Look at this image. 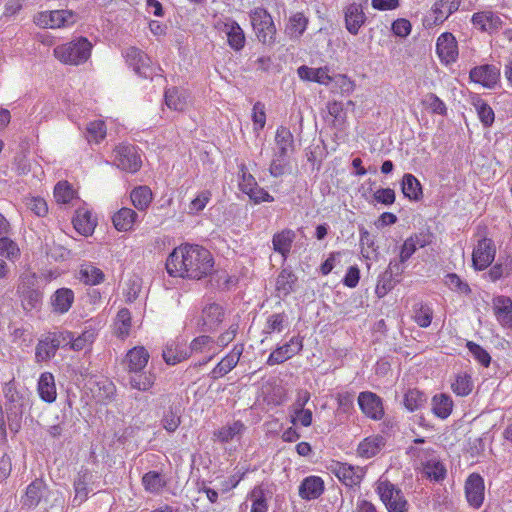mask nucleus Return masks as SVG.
<instances>
[{
	"instance_id": "f3484780",
	"label": "nucleus",
	"mask_w": 512,
	"mask_h": 512,
	"mask_svg": "<svg viewBox=\"0 0 512 512\" xmlns=\"http://www.w3.org/2000/svg\"><path fill=\"white\" fill-rule=\"evenodd\" d=\"M465 496L473 508H479L484 501V480L478 473H472L465 481Z\"/></svg>"
},
{
	"instance_id": "f8f14e48",
	"label": "nucleus",
	"mask_w": 512,
	"mask_h": 512,
	"mask_svg": "<svg viewBox=\"0 0 512 512\" xmlns=\"http://www.w3.org/2000/svg\"><path fill=\"white\" fill-rule=\"evenodd\" d=\"M496 248L492 239L482 238L478 241L472 254L473 266L476 270L486 269L494 260Z\"/></svg>"
},
{
	"instance_id": "f257e3e1",
	"label": "nucleus",
	"mask_w": 512,
	"mask_h": 512,
	"mask_svg": "<svg viewBox=\"0 0 512 512\" xmlns=\"http://www.w3.org/2000/svg\"><path fill=\"white\" fill-rule=\"evenodd\" d=\"M214 268L211 252L199 245L185 244L176 247L166 260V270L172 277L200 280L210 275Z\"/></svg>"
},
{
	"instance_id": "39448f33",
	"label": "nucleus",
	"mask_w": 512,
	"mask_h": 512,
	"mask_svg": "<svg viewBox=\"0 0 512 512\" xmlns=\"http://www.w3.org/2000/svg\"><path fill=\"white\" fill-rule=\"evenodd\" d=\"M249 16L257 39L266 45L274 44L277 30L270 13L262 7H256L250 11Z\"/></svg>"
},
{
	"instance_id": "69168bd1",
	"label": "nucleus",
	"mask_w": 512,
	"mask_h": 512,
	"mask_svg": "<svg viewBox=\"0 0 512 512\" xmlns=\"http://www.w3.org/2000/svg\"><path fill=\"white\" fill-rule=\"evenodd\" d=\"M475 108L482 124L485 127L491 126L495 119L493 109L484 101H478L475 103Z\"/></svg>"
},
{
	"instance_id": "f03ea898",
	"label": "nucleus",
	"mask_w": 512,
	"mask_h": 512,
	"mask_svg": "<svg viewBox=\"0 0 512 512\" xmlns=\"http://www.w3.org/2000/svg\"><path fill=\"white\" fill-rule=\"evenodd\" d=\"M3 391L6 399L5 411L9 428L13 432H18L23 415L30 407V398L28 394L16 389L14 380L7 382Z\"/></svg>"
},
{
	"instance_id": "9d476101",
	"label": "nucleus",
	"mask_w": 512,
	"mask_h": 512,
	"mask_svg": "<svg viewBox=\"0 0 512 512\" xmlns=\"http://www.w3.org/2000/svg\"><path fill=\"white\" fill-rule=\"evenodd\" d=\"M34 281V275L26 276L21 278V281L17 286V293L21 298L22 306L27 311L37 308L43 297L39 290L32 288Z\"/></svg>"
},
{
	"instance_id": "c85d7f7f",
	"label": "nucleus",
	"mask_w": 512,
	"mask_h": 512,
	"mask_svg": "<svg viewBox=\"0 0 512 512\" xmlns=\"http://www.w3.org/2000/svg\"><path fill=\"white\" fill-rule=\"evenodd\" d=\"M62 336L67 335V346L73 351H82L92 345L96 338V332L94 329H86L77 337L72 332L64 331L61 332Z\"/></svg>"
},
{
	"instance_id": "c9c22d12",
	"label": "nucleus",
	"mask_w": 512,
	"mask_h": 512,
	"mask_svg": "<svg viewBox=\"0 0 512 512\" xmlns=\"http://www.w3.org/2000/svg\"><path fill=\"white\" fill-rule=\"evenodd\" d=\"M295 237L296 234L291 229H284L274 234L272 238L274 251L280 253L284 258H286L291 250Z\"/></svg>"
},
{
	"instance_id": "2f4dec72",
	"label": "nucleus",
	"mask_w": 512,
	"mask_h": 512,
	"mask_svg": "<svg viewBox=\"0 0 512 512\" xmlns=\"http://www.w3.org/2000/svg\"><path fill=\"white\" fill-rule=\"evenodd\" d=\"M96 219L92 217V213L86 209H78L73 218V225L76 231L83 235L89 236L94 232L96 227Z\"/></svg>"
},
{
	"instance_id": "1a4fd4ad",
	"label": "nucleus",
	"mask_w": 512,
	"mask_h": 512,
	"mask_svg": "<svg viewBox=\"0 0 512 512\" xmlns=\"http://www.w3.org/2000/svg\"><path fill=\"white\" fill-rule=\"evenodd\" d=\"M76 17L69 10H53L40 12L35 17V23L43 28H62L68 27L75 23Z\"/></svg>"
},
{
	"instance_id": "e433bc0d",
	"label": "nucleus",
	"mask_w": 512,
	"mask_h": 512,
	"mask_svg": "<svg viewBox=\"0 0 512 512\" xmlns=\"http://www.w3.org/2000/svg\"><path fill=\"white\" fill-rule=\"evenodd\" d=\"M308 23V18L297 12L289 17L285 33L290 39H299L305 32Z\"/></svg>"
},
{
	"instance_id": "412c9836",
	"label": "nucleus",
	"mask_w": 512,
	"mask_h": 512,
	"mask_svg": "<svg viewBox=\"0 0 512 512\" xmlns=\"http://www.w3.org/2000/svg\"><path fill=\"white\" fill-rule=\"evenodd\" d=\"M149 358L150 355L145 347L136 346L126 353L123 363L128 374L141 372L147 366Z\"/></svg>"
},
{
	"instance_id": "4be33fe9",
	"label": "nucleus",
	"mask_w": 512,
	"mask_h": 512,
	"mask_svg": "<svg viewBox=\"0 0 512 512\" xmlns=\"http://www.w3.org/2000/svg\"><path fill=\"white\" fill-rule=\"evenodd\" d=\"M493 312L498 323L512 328V300L507 296H497L492 301Z\"/></svg>"
},
{
	"instance_id": "20e7f679",
	"label": "nucleus",
	"mask_w": 512,
	"mask_h": 512,
	"mask_svg": "<svg viewBox=\"0 0 512 512\" xmlns=\"http://www.w3.org/2000/svg\"><path fill=\"white\" fill-rule=\"evenodd\" d=\"M92 44L87 38L79 37L54 49L55 57L68 65L85 63L91 55Z\"/></svg>"
},
{
	"instance_id": "37998d69",
	"label": "nucleus",
	"mask_w": 512,
	"mask_h": 512,
	"mask_svg": "<svg viewBox=\"0 0 512 512\" xmlns=\"http://www.w3.org/2000/svg\"><path fill=\"white\" fill-rule=\"evenodd\" d=\"M131 329V313L128 309L122 308L118 311L114 322V333L117 337L125 339Z\"/></svg>"
},
{
	"instance_id": "aec40b11",
	"label": "nucleus",
	"mask_w": 512,
	"mask_h": 512,
	"mask_svg": "<svg viewBox=\"0 0 512 512\" xmlns=\"http://www.w3.org/2000/svg\"><path fill=\"white\" fill-rule=\"evenodd\" d=\"M219 351L220 349L215 346V340L208 335H201L194 338L188 347L189 357L193 354H207V358L202 364L211 361Z\"/></svg>"
},
{
	"instance_id": "0eeeda50",
	"label": "nucleus",
	"mask_w": 512,
	"mask_h": 512,
	"mask_svg": "<svg viewBox=\"0 0 512 512\" xmlns=\"http://www.w3.org/2000/svg\"><path fill=\"white\" fill-rule=\"evenodd\" d=\"M67 337L61 335V332H52L39 340L35 349V359L37 362L49 361L56 355L59 348L67 346Z\"/></svg>"
},
{
	"instance_id": "ddd939ff",
	"label": "nucleus",
	"mask_w": 512,
	"mask_h": 512,
	"mask_svg": "<svg viewBox=\"0 0 512 512\" xmlns=\"http://www.w3.org/2000/svg\"><path fill=\"white\" fill-rule=\"evenodd\" d=\"M460 4L461 0H439L433 5L431 14L425 18V25L431 27L442 24L458 10Z\"/></svg>"
},
{
	"instance_id": "9b49d317",
	"label": "nucleus",
	"mask_w": 512,
	"mask_h": 512,
	"mask_svg": "<svg viewBox=\"0 0 512 512\" xmlns=\"http://www.w3.org/2000/svg\"><path fill=\"white\" fill-rule=\"evenodd\" d=\"M358 405L362 413L372 420L378 421L384 416L381 397L371 391H364L358 395Z\"/></svg>"
},
{
	"instance_id": "c03bdc74",
	"label": "nucleus",
	"mask_w": 512,
	"mask_h": 512,
	"mask_svg": "<svg viewBox=\"0 0 512 512\" xmlns=\"http://www.w3.org/2000/svg\"><path fill=\"white\" fill-rule=\"evenodd\" d=\"M489 277L492 281L512 276V254L501 258L498 263L489 270Z\"/></svg>"
},
{
	"instance_id": "7ed1b4c3",
	"label": "nucleus",
	"mask_w": 512,
	"mask_h": 512,
	"mask_svg": "<svg viewBox=\"0 0 512 512\" xmlns=\"http://www.w3.org/2000/svg\"><path fill=\"white\" fill-rule=\"evenodd\" d=\"M294 151V137L290 129L280 126L275 134V148L270 164V174L274 177L282 176L289 164V155Z\"/></svg>"
},
{
	"instance_id": "473e14b6",
	"label": "nucleus",
	"mask_w": 512,
	"mask_h": 512,
	"mask_svg": "<svg viewBox=\"0 0 512 512\" xmlns=\"http://www.w3.org/2000/svg\"><path fill=\"white\" fill-rule=\"evenodd\" d=\"M162 356L168 365H175L189 358L188 347L176 341H170L166 344Z\"/></svg>"
},
{
	"instance_id": "5701e85b",
	"label": "nucleus",
	"mask_w": 512,
	"mask_h": 512,
	"mask_svg": "<svg viewBox=\"0 0 512 512\" xmlns=\"http://www.w3.org/2000/svg\"><path fill=\"white\" fill-rule=\"evenodd\" d=\"M345 27L349 33L357 35L366 21V15L361 4L351 3L344 10Z\"/></svg>"
},
{
	"instance_id": "6e6d98bb",
	"label": "nucleus",
	"mask_w": 512,
	"mask_h": 512,
	"mask_svg": "<svg viewBox=\"0 0 512 512\" xmlns=\"http://www.w3.org/2000/svg\"><path fill=\"white\" fill-rule=\"evenodd\" d=\"M451 388L456 395L467 396L473 389L471 376L467 373L457 374L455 381L451 384Z\"/></svg>"
},
{
	"instance_id": "2eb2a0df",
	"label": "nucleus",
	"mask_w": 512,
	"mask_h": 512,
	"mask_svg": "<svg viewBox=\"0 0 512 512\" xmlns=\"http://www.w3.org/2000/svg\"><path fill=\"white\" fill-rule=\"evenodd\" d=\"M331 471L344 485L353 487L361 483L364 469L347 463L337 462L331 466Z\"/></svg>"
},
{
	"instance_id": "dca6fc26",
	"label": "nucleus",
	"mask_w": 512,
	"mask_h": 512,
	"mask_svg": "<svg viewBox=\"0 0 512 512\" xmlns=\"http://www.w3.org/2000/svg\"><path fill=\"white\" fill-rule=\"evenodd\" d=\"M469 77L473 82L492 89L500 80V69L490 64L477 66L470 71Z\"/></svg>"
},
{
	"instance_id": "a211bd4d",
	"label": "nucleus",
	"mask_w": 512,
	"mask_h": 512,
	"mask_svg": "<svg viewBox=\"0 0 512 512\" xmlns=\"http://www.w3.org/2000/svg\"><path fill=\"white\" fill-rule=\"evenodd\" d=\"M436 52L443 63L450 64L455 62L458 57L455 37L448 32L442 33L437 39Z\"/></svg>"
},
{
	"instance_id": "79ce46f5",
	"label": "nucleus",
	"mask_w": 512,
	"mask_h": 512,
	"mask_svg": "<svg viewBox=\"0 0 512 512\" xmlns=\"http://www.w3.org/2000/svg\"><path fill=\"white\" fill-rule=\"evenodd\" d=\"M131 201L139 211L146 210L152 202V191L147 186H139L132 190L130 194Z\"/></svg>"
},
{
	"instance_id": "b1692460",
	"label": "nucleus",
	"mask_w": 512,
	"mask_h": 512,
	"mask_svg": "<svg viewBox=\"0 0 512 512\" xmlns=\"http://www.w3.org/2000/svg\"><path fill=\"white\" fill-rule=\"evenodd\" d=\"M473 25L482 32L494 33L502 27L501 18L492 11H481L472 16Z\"/></svg>"
},
{
	"instance_id": "bf43d9fd",
	"label": "nucleus",
	"mask_w": 512,
	"mask_h": 512,
	"mask_svg": "<svg viewBox=\"0 0 512 512\" xmlns=\"http://www.w3.org/2000/svg\"><path fill=\"white\" fill-rule=\"evenodd\" d=\"M396 282H398V279H395V277L392 274L384 271L378 279L375 289L376 295L379 298L384 297L389 291H391L394 288Z\"/></svg>"
},
{
	"instance_id": "4c0bfd02",
	"label": "nucleus",
	"mask_w": 512,
	"mask_h": 512,
	"mask_svg": "<svg viewBox=\"0 0 512 512\" xmlns=\"http://www.w3.org/2000/svg\"><path fill=\"white\" fill-rule=\"evenodd\" d=\"M297 276L289 269L284 268L276 279V291L280 297H286L294 291Z\"/></svg>"
},
{
	"instance_id": "393cba45",
	"label": "nucleus",
	"mask_w": 512,
	"mask_h": 512,
	"mask_svg": "<svg viewBox=\"0 0 512 512\" xmlns=\"http://www.w3.org/2000/svg\"><path fill=\"white\" fill-rule=\"evenodd\" d=\"M224 309L217 303H210L202 310L203 331H214L224 319Z\"/></svg>"
},
{
	"instance_id": "603ef678",
	"label": "nucleus",
	"mask_w": 512,
	"mask_h": 512,
	"mask_svg": "<svg viewBox=\"0 0 512 512\" xmlns=\"http://www.w3.org/2000/svg\"><path fill=\"white\" fill-rule=\"evenodd\" d=\"M245 41V34L240 25L238 23H231L227 34L229 46L235 51H240L245 46Z\"/></svg>"
},
{
	"instance_id": "4d7b16f0",
	"label": "nucleus",
	"mask_w": 512,
	"mask_h": 512,
	"mask_svg": "<svg viewBox=\"0 0 512 512\" xmlns=\"http://www.w3.org/2000/svg\"><path fill=\"white\" fill-rule=\"evenodd\" d=\"M20 248L16 242L8 237L0 238V256L9 261H16L20 257Z\"/></svg>"
},
{
	"instance_id": "4468645a",
	"label": "nucleus",
	"mask_w": 512,
	"mask_h": 512,
	"mask_svg": "<svg viewBox=\"0 0 512 512\" xmlns=\"http://www.w3.org/2000/svg\"><path fill=\"white\" fill-rule=\"evenodd\" d=\"M303 349V338L300 336L292 337L289 342L277 347L268 357L267 364L273 366L281 364L291 359Z\"/></svg>"
},
{
	"instance_id": "cd10ccee",
	"label": "nucleus",
	"mask_w": 512,
	"mask_h": 512,
	"mask_svg": "<svg viewBox=\"0 0 512 512\" xmlns=\"http://www.w3.org/2000/svg\"><path fill=\"white\" fill-rule=\"evenodd\" d=\"M323 491L324 481L318 476L306 477L299 486V495L306 500L317 499Z\"/></svg>"
},
{
	"instance_id": "3c124183",
	"label": "nucleus",
	"mask_w": 512,
	"mask_h": 512,
	"mask_svg": "<svg viewBox=\"0 0 512 512\" xmlns=\"http://www.w3.org/2000/svg\"><path fill=\"white\" fill-rule=\"evenodd\" d=\"M142 484L147 492L159 493L166 485L160 473L149 471L142 477Z\"/></svg>"
},
{
	"instance_id": "6ab92c4d",
	"label": "nucleus",
	"mask_w": 512,
	"mask_h": 512,
	"mask_svg": "<svg viewBox=\"0 0 512 512\" xmlns=\"http://www.w3.org/2000/svg\"><path fill=\"white\" fill-rule=\"evenodd\" d=\"M244 351L243 344L234 345L233 349L213 368L210 377L213 380L219 379L228 374L238 364Z\"/></svg>"
},
{
	"instance_id": "8fccbe9b",
	"label": "nucleus",
	"mask_w": 512,
	"mask_h": 512,
	"mask_svg": "<svg viewBox=\"0 0 512 512\" xmlns=\"http://www.w3.org/2000/svg\"><path fill=\"white\" fill-rule=\"evenodd\" d=\"M244 429L245 426L241 421H235L231 425L222 427L214 435L220 442L227 443L234 437L241 435Z\"/></svg>"
},
{
	"instance_id": "052dcab7",
	"label": "nucleus",
	"mask_w": 512,
	"mask_h": 512,
	"mask_svg": "<svg viewBox=\"0 0 512 512\" xmlns=\"http://www.w3.org/2000/svg\"><path fill=\"white\" fill-rule=\"evenodd\" d=\"M54 197L57 203L67 204L74 198V190L68 182H59L54 188Z\"/></svg>"
},
{
	"instance_id": "09e8293b",
	"label": "nucleus",
	"mask_w": 512,
	"mask_h": 512,
	"mask_svg": "<svg viewBox=\"0 0 512 512\" xmlns=\"http://www.w3.org/2000/svg\"><path fill=\"white\" fill-rule=\"evenodd\" d=\"M90 481V475L87 472L80 473L74 481L75 497L74 503L80 505L83 503L88 496L89 489L88 483Z\"/></svg>"
},
{
	"instance_id": "423d86ee",
	"label": "nucleus",
	"mask_w": 512,
	"mask_h": 512,
	"mask_svg": "<svg viewBox=\"0 0 512 512\" xmlns=\"http://www.w3.org/2000/svg\"><path fill=\"white\" fill-rule=\"evenodd\" d=\"M113 164L123 171L135 173L140 169L142 161L135 146L119 144L113 150Z\"/></svg>"
},
{
	"instance_id": "de8ad7c7",
	"label": "nucleus",
	"mask_w": 512,
	"mask_h": 512,
	"mask_svg": "<svg viewBox=\"0 0 512 512\" xmlns=\"http://www.w3.org/2000/svg\"><path fill=\"white\" fill-rule=\"evenodd\" d=\"M252 501L251 512H267L268 498L267 493L262 486H256L249 494Z\"/></svg>"
},
{
	"instance_id": "58836bf2",
	"label": "nucleus",
	"mask_w": 512,
	"mask_h": 512,
	"mask_svg": "<svg viewBox=\"0 0 512 512\" xmlns=\"http://www.w3.org/2000/svg\"><path fill=\"white\" fill-rule=\"evenodd\" d=\"M166 105L175 111H184L189 103V95L178 88L168 89L165 92Z\"/></svg>"
},
{
	"instance_id": "680f3d73",
	"label": "nucleus",
	"mask_w": 512,
	"mask_h": 512,
	"mask_svg": "<svg viewBox=\"0 0 512 512\" xmlns=\"http://www.w3.org/2000/svg\"><path fill=\"white\" fill-rule=\"evenodd\" d=\"M466 347L471 353V355L474 357L476 361H478L481 365L484 367H488L491 362V356L490 354L480 345L473 341H468L466 343Z\"/></svg>"
},
{
	"instance_id": "a18cd8bd",
	"label": "nucleus",
	"mask_w": 512,
	"mask_h": 512,
	"mask_svg": "<svg viewBox=\"0 0 512 512\" xmlns=\"http://www.w3.org/2000/svg\"><path fill=\"white\" fill-rule=\"evenodd\" d=\"M402 192L411 200H418L422 195L421 184L412 174H405L402 179Z\"/></svg>"
},
{
	"instance_id": "e2e57ef3",
	"label": "nucleus",
	"mask_w": 512,
	"mask_h": 512,
	"mask_svg": "<svg viewBox=\"0 0 512 512\" xmlns=\"http://www.w3.org/2000/svg\"><path fill=\"white\" fill-rule=\"evenodd\" d=\"M445 284L449 287V289L460 294L468 295L471 292L468 283L464 282L455 273H449L445 276Z\"/></svg>"
},
{
	"instance_id": "7c9ffc66",
	"label": "nucleus",
	"mask_w": 512,
	"mask_h": 512,
	"mask_svg": "<svg viewBox=\"0 0 512 512\" xmlns=\"http://www.w3.org/2000/svg\"><path fill=\"white\" fill-rule=\"evenodd\" d=\"M74 302V292L69 288H60L51 296L53 312L64 314L69 311Z\"/></svg>"
},
{
	"instance_id": "49530a36",
	"label": "nucleus",
	"mask_w": 512,
	"mask_h": 512,
	"mask_svg": "<svg viewBox=\"0 0 512 512\" xmlns=\"http://www.w3.org/2000/svg\"><path fill=\"white\" fill-rule=\"evenodd\" d=\"M43 490L44 484L42 481H33L26 489L23 504L29 508L37 506L42 498Z\"/></svg>"
},
{
	"instance_id": "f704fd0d",
	"label": "nucleus",
	"mask_w": 512,
	"mask_h": 512,
	"mask_svg": "<svg viewBox=\"0 0 512 512\" xmlns=\"http://www.w3.org/2000/svg\"><path fill=\"white\" fill-rule=\"evenodd\" d=\"M137 218L138 214L134 210L124 207L113 215L112 221L116 230L126 232L133 228Z\"/></svg>"
},
{
	"instance_id": "c756f323",
	"label": "nucleus",
	"mask_w": 512,
	"mask_h": 512,
	"mask_svg": "<svg viewBox=\"0 0 512 512\" xmlns=\"http://www.w3.org/2000/svg\"><path fill=\"white\" fill-rule=\"evenodd\" d=\"M37 391L40 398L47 403H53L56 400L57 390L55 378L52 373L44 372L40 375L37 384Z\"/></svg>"
},
{
	"instance_id": "864d4df0",
	"label": "nucleus",
	"mask_w": 512,
	"mask_h": 512,
	"mask_svg": "<svg viewBox=\"0 0 512 512\" xmlns=\"http://www.w3.org/2000/svg\"><path fill=\"white\" fill-rule=\"evenodd\" d=\"M426 400L427 397L423 392L417 389H410L405 393L403 403L407 410L413 412L420 409Z\"/></svg>"
},
{
	"instance_id": "13d9d810",
	"label": "nucleus",
	"mask_w": 512,
	"mask_h": 512,
	"mask_svg": "<svg viewBox=\"0 0 512 512\" xmlns=\"http://www.w3.org/2000/svg\"><path fill=\"white\" fill-rule=\"evenodd\" d=\"M106 136V125L102 120L90 122L86 128V138L89 142L99 143Z\"/></svg>"
},
{
	"instance_id": "338daca9",
	"label": "nucleus",
	"mask_w": 512,
	"mask_h": 512,
	"mask_svg": "<svg viewBox=\"0 0 512 512\" xmlns=\"http://www.w3.org/2000/svg\"><path fill=\"white\" fill-rule=\"evenodd\" d=\"M423 104L434 114L445 115L447 112L445 103L433 93H429L425 96Z\"/></svg>"
},
{
	"instance_id": "bb28decb",
	"label": "nucleus",
	"mask_w": 512,
	"mask_h": 512,
	"mask_svg": "<svg viewBox=\"0 0 512 512\" xmlns=\"http://www.w3.org/2000/svg\"><path fill=\"white\" fill-rule=\"evenodd\" d=\"M298 76L305 81H313L322 85H329L335 78L330 76L328 67L310 68L302 65L297 69Z\"/></svg>"
},
{
	"instance_id": "a19ab883",
	"label": "nucleus",
	"mask_w": 512,
	"mask_h": 512,
	"mask_svg": "<svg viewBox=\"0 0 512 512\" xmlns=\"http://www.w3.org/2000/svg\"><path fill=\"white\" fill-rule=\"evenodd\" d=\"M79 279L87 285H98L105 279L101 269L91 263L83 264L79 270Z\"/></svg>"
},
{
	"instance_id": "ea45409f",
	"label": "nucleus",
	"mask_w": 512,
	"mask_h": 512,
	"mask_svg": "<svg viewBox=\"0 0 512 512\" xmlns=\"http://www.w3.org/2000/svg\"><path fill=\"white\" fill-rule=\"evenodd\" d=\"M453 410V401L447 394H437L432 398V411L433 413L441 418L446 419L450 416Z\"/></svg>"
},
{
	"instance_id": "a878e982",
	"label": "nucleus",
	"mask_w": 512,
	"mask_h": 512,
	"mask_svg": "<svg viewBox=\"0 0 512 512\" xmlns=\"http://www.w3.org/2000/svg\"><path fill=\"white\" fill-rule=\"evenodd\" d=\"M385 438L381 435H371L363 439L357 447V455L362 458H372L385 446Z\"/></svg>"
},
{
	"instance_id": "774afa93",
	"label": "nucleus",
	"mask_w": 512,
	"mask_h": 512,
	"mask_svg": "<svg viewBox=\"0 0 512 512\" xmlns=\"http://www.w3.org/2000/svg\"><path fill=\"white\" fill-rule=\"evenodd\" d=\"M211 199V192L201 191L189 204L188 213L195 215L201 212Z\"/></svg>"
},
{
	"instance_id": "72a5a7b5",
	"label": "nucleus",
	"mask_w": 512,
	"mask_h": 512,
	"mask_svg": "<svg viewBox=\"0 0 512 512\" xmlns=\"http://www.w3.org/2000/svg\"><path fill=\"white\" fill-rule=\"evenodd\" d=\"M129 385L132 389L146 392L149 391L156 381V375L152 371L129 373Z\"/></svg>"
},
{
	"instance_id": "6e6552de",
	"label": "nucleus",
	"mask_w": 512,
	"mask_h": 512,
	"mask_svg": "<svg viewBox=\"0 0 512 512\" xmlns=\"http://www.w3.org/2000/svg\"><path fill=\"white\" fill-rule=\"evenodd\" d=\"M127 64L133 68L136 74L143 78H153L157 75V68L151 65L150 58L136 47H129L124 52ZM160 70V68H158Z\"/></svg>"
},
{
	"instance_id": "5fc2aeb1",
	"label": "nucleus",
	"mask_w": 512,
	"mask_h": 512,
	"mask_svg": "<svg viewBox=\"0 0 512 512\" xmlns=\"http://www.w3.org/2000/svg\"><path fill=\"white\" fill-rule=\"evenodd\" d=\"M432 316L433 311L428 305L419 302L413 306V319L420 327H428L431 324Z\"/></svg>"
},
{
	"instance_id": "0e129e2a",
	"label": "nucleus",
	"mask_w": 512,
	"mask_h": 512,
	"mask_svg": "<svg viewBox=\"0 0 512 512\" xmlns=\"http://www.w3.org/2000/svg\"><path fill=\"white\" fill-rule=\"evenodd\" d=\"M377 492L380 496L381 501L387 505L393 498V496H398V493L401 490L397 489L395 485L390 483L389 481H380L377 485Z\"/></svg>"
}]
</instances>
